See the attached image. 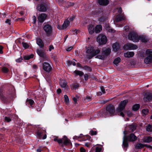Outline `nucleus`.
I'll return each instance as SVG.
<instances>
[{
	"mask_svg": "<svg viewBox=\"0 0 152 152\" xmlns=\"http://www.w3.org/2000/svg\"><path fill=\"white\" fill-rule=\"evenodd\" d=\"M102 30V26L100 25H98L94 28V32L96 33H99Z\"/></svg>",
	"mask_w": 152,
	"mask_h": 152,
	"instance_id": "obj_30",
	"label": "nucleus"
},
{
	"mask_svg": "<svg viewBox=\"0 0 152 152\" xmlns=\"http://www.w3.org/2000/svg\"><path fill=\"white\" fill-rule=\"evenodd\" d=\"M124 136L127 139L129 142H134L137 140V137L133 133H131L128 135H126L125 132H124Z\"/></svg>",
	"mask_w": 152,
	"mask_h": 152,
	"instance_id": "obj_7",
	"label": "nucleus"
},
{
	"mask_svg": "<svg viewBox=\"0 0 152 152\" xmlns=\"http://www.w3.org/2000/svg\"><path fill=\"white\" fill-rule=\"evenodd\" d=\"M48 8V4L45 3H43L38 5L37 9L41 12H45Z\"/></svg>",
	"mask_w": 152,
	"mask_h": 152,
	"instance_id": "obj_8",
	"label": "nucleus"
},
{
	"mask_svg": "<svg viewBox=\"0 0 152 152\" xmlns=\"http://www.w3.org/2000/svg\"><path fill=\"white\" fill-rule=\"evenodd\" d=\"M145 145L140 143H138L135 145V147L136 149H140L143 148Z\"/></svg>",
	"mask_w": 152,
	"mask_h": 152,
	"instance_id": "obj_35",
	"label": "nucleus"
},
{
	"mask_svg": "<svg viewBox=\"0 0 152 152\" xmlns=\"http://www.w3.org/2000/svg\"><path fill=\"white\" fill-rule=\"evenodd\" d=\"M128 102V101L127 100H124L121 102L119 106L116 109V111L118 112H120L123 111L126 106V104Z\"/></svg>",
	"mask_w": 152,
	"mask_h": 152,
	"instance_id": "obj_9",
	"label": "nucleus"
},
{
	"mask_svg": "<svg viewBox=\"0 0 152 152\" xmlns=\"http://www.w3.org/2000/svg\"><path fill=\"white\" fill-rule=\"evenodd\" d=\"M84 75V79L85 81H87L88 79L89 75L87 74H86Z\"/></svg>",
	"mask_w": 152,
	"mask_h": 152,
	"instance_id": "obj_53",
	"label": "nucleus"
},
{
	"mask_svg": "<svg viewBox=\"0 0 152 152\" xmlns=\"http://www.w3.org/2000/svg\"><path fill=\"white\" fill-rule=\"evenodd\" d=\"M32 19L33 20V23H35L36 22V16L34 15L32 17Z\"/></svg>",
	"mask_w": 152,
	"mask_h": 152,
	"instance_id": "obj_57",
	"label": "nucleus"
},
{
	"mask_svg": "<svg viewBox=\"0 0 152 152\" xmlns=\"http://www.w3.org/2000/svg\"><path fill=\"white\" fill-rule=\"evenodd\" d=\"M23 60V58L21 57L20 58H18L16 59V61L17 62L19 63L20 62Z\"/></svg>",
	"mask_w": 152,
	"mask_h": 152,
	"instance_id": "obj_54",
	"label": "nucleus"
},
{
	"mask_svg": "<svg viewBox=\"0 0 152 152\" xmlns=\"http://www.w3.org/2000/svg\"><path fill=\"white\" fill-rule=\"evenodd\" d=\"M43 28L47 36L51 35L52 33V27L50 25L47 24L44 26Z\"/></svg>",
	"mask_w": 152,
	"mask_h": 152,
	"instance_id": "obj_6",
	"label": "nucleus"
},
{
	"mask_svg": "<svg viewBox=\"0 0 152 152\" xmlns=\"http://www.w3.org/2000/svg\"><path fill=\"white\" fill-rule=\"evenodd\" d=\"M85 99L87 100L88 101L91 100V97L88 96H87L86 97Z\"/></svg>",
	"mask_w": 152,
	"mask_h": 152,
	"instance_id": "obj_58",
	"label": "nucleus"
},
{
	"mask_svg": "<svg viewBox=\"0 0 152 152\" xmlns=\"http://www.w3.org/2000/svg\"><path fill=\"white\" fill-rule=\"evenodd\" d=\"M142 112L143 114H144L145 115H146L149 113V110L147 109H143L142 110Z\"/></svg>",
	"mask_w": 152,
	"mask_h": 152,
	"instance_id": "obj_43",
	"label": "nucleus"
},
{
	"mask_svg": "<svg viewBox=\"0 0 152 152\" xmlns=\"http://www.w3.org/2000/svg\"><path fill=\"white\" fill-rule=\"evenodd\" d=\"M89 55H88V58L89 59H91L94 56V55L93 54H89Z\"/></svg>",
	"mask_w": 152,
	"mask_h": 152,
	"instance_id": "obj_56",
	"label": "nucleus"
},
{
	"mask_svg": "<svg viewBox=\"0 0 152 152\" xmlns=\"http://www.w3.org/2000/svg\"><path fill=\"white\" fill-rule=\"evenodd\" d=\"M37 53L38 55L43 59H46L47 58V56L46 53L43 50L39 49H37Z\"/></svg>",
	"mask_w": 152,
	"mask_h": 152,
	"instance_id": "obj_14",
	"label": "nucleus"
},
{
	"mask_svg": "<svg viewBox=\"0 0 152 152\" xmlns=\"http://www.w3.org/2000/svg\"><path fill=\"white\" fill-rule=\"evenodd\" d=\"M134 53L133 52L128 51L124 53V56L126 58L132 57L134 55Z\"/></svg>",
	"mask_w": 152,
	"mask_h": 152,
	"instance_id": "obj_27",
	"label": "nucleus"
},
{
	"mask_svg": "<svg viewBox=\"0 0 152 152\" xmlns=\"http://www.w3.org/2000/svg\"><path fill=\"white\" fill-rule=\"evenodd\" d=\"M26 105L29 107L33 108L35 103L33 100L31 99H27L26 102Z\"/></svg>",
	"mask_w": 152,
	"mask_h": 152,
	"instance_id": "obj_19",
	"label": "nucleus"
},
{
	"mask_svg": "<svg viewBox=\"0 0 152 152\" xmlns=\"http://www.w3.org/2000/svg\"><path fill=\"white\" fill-rule=\"evenodd\" d=\"M46 131L45 130L42 129H38L37 131L36 132V134L39 139H41L42 135L44 133H46Z\"/></svg>",
	"mask_w": 152,
	"mask_h": 152,
	"instance_id": "obj_16",
	"label": "nucleus"
},
{
	"mask_svg": "<svg viewBox=\"0 0 152 152\" xmlns=\"http://www.w3.org/2000/svg\"><path fill=\"white\" fill-rule=\"evenodd\" d=\"M22 44L23 47L25 49H27L29 47L28 45L26 42H23L22 43Z\"/></svg>",
	"mask_w": 152,
	"mask_h": 152,
	"instance_id": "obj_44",
	"label": "nucleus"
},
{
	"mask_svg": "<svg viewBox=\"0 0 152 152\" xmlns=\"http://www.w3.org/2000/svg\"><path fill=\"white\" fill-rule=\"evenodd\" d=\"M139 36L137 33L134 31L130 32L128 34V39L135 42H138L139 41Z\"/></svg>",
	"mask_w": 152,
	"mask_h": 152,
	"instance_id": "obj_4",
	"label": "nucleus"
},
{
	"mask_svg": "<svg viewBox=\"0 0 152 152\" xmlns=\"http://www.w3.org/2000/svg\"><path fill=\"white\" fill-rule=\"evenodd\" d=\"M43 69L46 72H50L52 70V68L50 64L47 62H45L42 64Z\"/></svg>",
	"mask_w": 152,
	"mask_h": 152,
	"instance_id": "obj_11",
	"label": "nucleus"
},
{
	"mask_svg": "<svg viewBox=\"0 0 152 152\" xmlns=\"http://www.w3.org/2000/svg\"><path fill=\"white\" fill-rule=\"evenodd\" d=\"M97 41L99 45L105 44L107 42V39L106 36L102 34H99L96 38Z\"/></svg>",
	"mask_w": 152,
	"mask_h": 152,
	"instance_id": "obj_5",
	"label": "nucleus"
},
{
	"mask_svg": "<svg viewBox=\"0 0 152 152\" xmlns=\"http://www.w3.org/2000/svg\"><path fill=\"white\" fill-rule=\"evenodd\" d=\"M115 112V107L114 105L109 104L106 106L105 109H103L98 112L97 115L102 117L104 115L112 116L114 115Z\"/></svg>",
	"mask_w": 152,
	"mask_h": 152,
	"instance_id": "obj_2",
	"label": "nucleus"
},
{
	"mask_svg": "<svg viewBox=\"0 0 152 152\" xmlns=\"http://www.w3.org/2000/svg\"><path fill=\"white\" fill-rule=\"evenodd\" d=\"M146 130L148 132H152V126L150 124L148 125L146 128Z\"/></svg>",
	"mask_w": 152,
	"mask_h": 152,
	"instance_id": "obj_42",
	"label": "nucleus"
},
{
	"mask_svg": "<svg viewBox=\"0 0 152 152\" xmlns=\"http://www.w3.org/2000/svg\"><path fill=\"white\" fill-rule=\"evenodd\" d=\"M75 16H72V17H70L69 18V21H72L74 19H75Z\"/></svg>",
	"mask_w": 152,
	"mask_h": 152,
	"instance_id": "obj_64",
	"label": "nucleus"
},
{
	"mask_svg": "<svg viewBox=\"0 0 152 152\" xmlns=\"http://www.w3.org/2000/svg\"><path fill=\"white\" fill-rule=\"evenodd\" d=\"M104 58V55H99L97 56L96 57V58H99L100 59H103Z\"/></svg>",
	"mask_w": 152,
	"mask_h": 152,
	"instance_id": "obj_46",
	"label": "nucleus"
},
{
	"mask_svg": "<svg viewBox=\"0 0 152 152\" xmlns=\"http://www.w3.org/2000/svg\"><path fill=\"white\" fill-rule=\"evenodd\" d=\"M88 28L89 33L91 34H93L94 32V26L92 25H89Z\"/></svg>",
	"mask_w": 152,
	"mask_h": 152,
	"instance_id": "obj_31",
	"label": "nucleus"
},
{
	"mask_svg": "<svg viewBox=\"0 0 152 152\" xmlns=\"http://www.w3.org/2000/svg\"><path fill=\"white\" fill-rule=\"evenodd\" d=\"M152 141V137L151 136H148L144 139V142H145L149 143Z\"/></svg>",
	"mask_w": 152,
	"mask_h": 152,
	"instance_id": "obj_39",
	"label": "nucleus"
},
{
	"mask_svg": "<svg viewBox=\"0 0 152 152\" xmlns=\"http://www.w3.org/2000/svg\"><path fill=\"white\" fill-rule=\"evenodd\" d=\"M92 14L93 15L97 17L101 16L104 14V13L103 12V9L100 8L92 12Z\"/></svg>",
	"mask_w": 152,
	"mask_h": 152,
	"instance_id": "obj_12",
	"label": "nucleus"
},
{
	"mask_svg": "<svg viewBox=\"0 0 152 152\" xmlns=\"http://www.w3.org/2000/svg\"><path fill=\"white\" fill-rule=\"evenodd\" d=\"M1 70L2 72L4 73H7L8 72H9V70L8 68L6 67H3L1 69Z\"/></svg>",
	"mask_w": 152,
	"mask_h": 152,
	"instance_id": "obj_41",
	"label": "nucleus"
},
{
	"mask_svg": "<svg viewBox=\"0 0 152 152\" xmlns=\"http://www.w3.org/2000/svg\"><path fill=\"white\" fill-rule=\"evenodd\" d=\"M54 49V47L52 45H50L49 46V51H51L52 50H53Z\"/></svg>",
	"mask_w": 152,
	"mask_h": 152,
	"instance_id": "obj_55",
	"label": "nucleus"
},
{
	"mask_svg": "<svg viewBox=\"0 0 152 152\" xmlns=\"http://www.w3.org/2000/svg\"><path fill=\"white\" fill-rule=\"evenodd\" d=\"M129 141L127 140L126 138L124 136L123 143H122V147L124 149H125V151L127 150V148L129 146V143L128 142Z\"/></svg>",
	"mask_w": 152,
	"mask_h": 152,
	"instance_id": "obj_17",
	"label": "nucleus"
},
{
	"mask_svg": "<svg viewBox=\"0 0 152 152\" xmlns=\"http://www.w3.org/2000/svg\"><path fill=\"white\" fill-rule=\"evenodd\" d=\"M101 90L102 91V92L103 94H104V93H105V89H104V87L103 86H102L101 87Z\"/></svg>",
	"mask_w": 152,
	"mask_h": 152,
	"instance_id": "obj_60",
	"label": "nucleus"
},
{
	"mask_svg": "<svg viewBox=\"0 0 152 152\" xmlns=\"http://www.w3.org/2000/svg\"><path fill=\"white\" fill-rule=\"evenodd\" d=\"M144 101L149 102L152 100V94L148 92L146 94L144 98Z\"/></svg>",
	"mask_w": 152,
	"mask_h": 152,
	"instance_id": "obj_20",
	"label": "nucleus"
},
{
	"mask_svg": "<svg viewBox=\"0 0 152 152\" xmlns=\"http://www.w3.org/2000/svg\"><path fill=\"white\" fill-rule=\"evenodd\" d=\"M16 115L14 114H10L8 116H5L3 119V121L5 123H9L12 120H14Z\"/></svg>",
	"mask_w": 152,
	"mask_h": 152,
	"instance_id": "obj_10",
	"label": "nucleus"
},
{
	"mask_svg": "<svg viewBox=\"0 0 152 152\" xmlns=\"http://www.w3.org/2000/svg\"><path fill=\"white\" fill-rule=\"evenodd\" d=\"M111 52V50L110 48L106 49L102 51V54L104 57L108 56L110 54Z\"/></svg>",
	"mask_w": 152,
	"mask_h": 152,
	"instance_id": "obj_26",
	"label": "nucleus"
},
{
	"mask_svg": "<svg viewBox=\"0 0 152 152\" xmlns=\"http://www.w3.org/2000/svg\"><path fill=\"white\" fill-rule=\"evenodd\" d=\"M64 101L66 103H68L69 102V99L68 96L65 95L64 96Z\"/></svg>",
	"mask_w": 152,
	"mask_h": 152,
	"instance_id": "obj_47",
	"label": "nucleus"
},
{
	"mask_svg": "<svg viewBox=\"0 0 152 152\" xmlns=\"http://www.w3.org/2000/svg\"><path fill=\"white\" fill-rule=\"evenodd\" d=\"M121 61V58L120 57H117L114 60L113 62V64L115 65L116 66H118L119 63Z\"/></svg>",
	"mask_w": 152,
	"mask_h": 152,
	"instance_id": "obj_38",
	"label": "nucleus"
},
{
	"mask_svg": "<svg viewBox=\"0 0 152 152\" xmlns=\"http://www.w3.org/2000/svg\"><path fill=\"white\" fill-rule=\"evenodd\" d=\"M108 17L106 14L101 15L99 19V21L102 23H103L106 21Z\"/></svg>",
	"mask_w": 152,
	"mask_h": 152,
	"instance_id": "obj_24",
	"label": "nucleus"
},
{
	"mask_svg": "<svg viewBox=\"0 0 152 152\" xmlns=\"http://www.w3.org/2000/svg\"><path fill=\"white\" fill-rule=\"evenodd\" d=\"M83 69L89 72H91L92 71L91 68L87 65L84 66H83Z\"/></svg>",
	"mask_w": 152,
	"mask_h": 152,
	"instance_id": "obj_40",
	"label": "nucleus"
},
{
	"mask_svg": "<svg viewBox=\"0 0 152 152\" xmlns=\"http://www.w3.org/2000/svg\"><path fill=\"white\" fill-rule=\"evenodd\" d=\"M73 73L75 74V76L79 75L80 77H81L84 75V73L83 72L78 70H75L74 71Z\"/></svg>",
	"mask_w": 152,
	"mask_h": 152,
	"instance_id": "obj_33",
	"label": "nucleus"
},
{
	"mask_svg": "<svg viewBox=\"0 0 152 152\" xmlns=\"http://www.w3.org/2000/svg\"><path fill=\"white\" fill-rule=\"evenodd\" d=\"M53 140L55 142H57L59 144H61V147H64V145L63 144V138L62 139L58 138V137H56Z\"/></svg>",
	"mask_w": 152,
	"mask_h": 152,
	"instance_id": "obj_28",
	"label": "nucleus"
},
{
	"mask_svg": "<svg viewBox=\"0 0 152 152\" xmlns=\"http://www.w3.org/2000/svg\"><path fill=\"white\" fill-rule=\"evenodd\" d=\"M90 134L91 135H96L97 134V132L96 131H93L91 130L90 132Z\"/></svg>",
	"mask_w": 152,
	"mask_h": 152,
	"instance_id": "obj_48",
	"label": "nucleus"
},
{
	"mask_svg": "<svg viewBox=\"0 0 152 152\" xmlns=\"http://www.w3.org/2000/svg\"><path fill=\"white\" fill-rule=\"evenodd\" d=\"M2 90L0 89V99L4 104H7L13 101L15 95L14 88L10 86L7 88V90L5 91L3 94Z\"/></svg>",
	"mask_w": 152,
	"mask_h": 152,
	"instance_id": "obj_1",
	"label": "nucleus"
},
{
	"mask_svg": "<svg viewBox=\"0 0 152 152\" xmlns=\"http://www.w3.org/2000/svg\"><path fill=\"white\" fill-rule=\"evenodd\" d=\"M72 48L73 47L72 46L69 47L66 49V50L67 51H69L72 49Z\"/></svg>",
	"mask_w": 152,
	"mask_h": 152,
	"instance_id": "obj_62",
	"label": "nucleus"
},
{
	"mask_svg": "<svg viewBox=\"0 0 152 152\" xmlns=\"http://www.w3.org/2000/svg\"><path fill=\"white\" fill-rule=\"evenodd\" d=\"M37 44L41 48H42L44 46V44L42 39L40 38H39L37 40Z\"/></svg>",
	"mask_w": 152,
	"mask_h": 152,
	"instance_id": "obj_29",
	"label": "nucleus"
},
{
	"mask_svg": "<svg viewBox=\"0 0 152 152\" xmlns=\"http://www.w3.org/2000/svg\"><path fill=\"white\" fill-rule=\"evenodd\" d=\"M117 9L118 10V13L120 14H121L122 12V8L121 7H119L117 8Z\"/></svg>",
	"mask_w": 152,
	"mask_h": 152,
	"instance_id": "obj_59",
	"label": "nucleus"
},
{
	"mask_svg": "<svg viewBox=\"0 0 152 152\" xmlns=\"http://www.w3.org/2000/svg\"><path fill=\"white\" fill-rule=\"evenodd\" d=\"M125 17L124 14H119L116 17V20L117 22H119L125 20Z\"/></svg>",
	"mask_w": 152,
	"mask_h": 152,
	"instance_id": "obj_23",
	"label": "nucleus"
},
{
	"mask_svg": "<svg viewBox=\"0 0 152 152\" xmlns=\"http://www.w3.org/2000/svg\"><path fill=\"white\" fill-rule=\"evenodd\" d=\"M94 51V48L92 47H88L86 50V53L88 54H93Z\"/></svg>",
	"mask_w": 152,
	"mask_h": 152,
	"instance_id": "obj_36",
	"label": "nucleus"
},
{
	"mask_svg": "<svg viewBox=\"0 0 152 152\" xmlns=\"http://www.w3.org/2000/svg\"><path fill=\"white\" fill-rule=\"evenodd\" d=\"M63 144L64 145L68 146V145H72V143L70 140L67 137L64 135L63 137Z\"/></svg>",
	"mask_w": 152,
	"mask_h": 152,
	"instance_id": "obj_13",
	"label": "nucleus"
},
{
	"mask_svg": "<svg viewBox=\"0 0 152 152\" xmlns=\"http://www.w3.org/2000/svg\"><path fill=\"white\" fill-rule=\"evenodd\" d=\"M100 52V50L99 49H97L96 50H95L94 49V51L93 52V54L95 56L97 54H99Z\"/></svg>",
	"mask_w": 152,
	"mask_h": 152,
	"instance_id": "obj_45",
	"label": "nucleus"
},
{
	"mask_svg": "<svg viewBox=\"0 0 152 152\" xmlns=\"http://www.w3.org/2000/svg\"><path fill=\"white\" fill-rule=\"evenodd\" d=\"M79 87V85L78 83L75 84L72 86V88L75 89Z\"/></svg>",
	"mask_w": 152,
	"mask_h": 152,
	"instance_id": "obj_49",
	"label": "nucleus"
},
{
	"mask_svg": "<svg viewBox=\"0 0 152 152\" xmlns=\"http://www.w3.org/2000/svg\"><path fill=\"white\" fill-rule=\"evenodd\" d=\"M147 57L144 59V62L147 64L152 63V50H147L146 51Z\"/></svg>",
	"mask_w": 152,
	"mask_h": 152,
	"instance_id": "obj_3",
	"label": "nucleus"
},
{
	"mask_svg": "<svg viewBox=\"0 0 152 152\" xmlns=\"http://www.w3.org/2000/svg\"><path fill=\"white\" fill-rule=\"evenodd\" d=\"M97 2L99 5L105 6L109 3V0H98Z\"/></svg>",
	"mask_w": 152,
	"mask_h": 152,
	"instance_id": "obj_22",
	"label": "nucleus"
},
{
	"mask_svg": "<svg viewBox=\"0 0 152 152\" xmlns=\"http://www.w3.org/2000/svg\"><path fill=\"white\" fill-rule=\"evenodd\" d=\"M113 48L115 52H116L119 50L120 47L118 43H115L113 44Z\"/></svg>",
	"mask_w": 152,
	"mask_h": 152,
	"instance_id": "obj_32",
	"label": "nucleus"
},
{
	"mask_svg": "<svg viewBox=\"0 0 152 152\" xmlns=\"http://www.w3.org/2000/svg\"><path fill=\"white\" fill-rule=\"evenodd\" d=\"M140 107V105L139 104H136L133 105L132 109L134 111H136L139 109Z\"/></svg>",
	"mask_w": 152,
	"mask_h": 152,
	"instance_id": "obj_37",
	"label": "nucleus"
},
{
	"mask_svg": "<svg viewBox=\"0 0 152 152\" xmlns=\"http://www.w3.org/2000/svg\"><path fill=\"white\" fill-rule=\"evenodd\" d=\"M139 41L140 40L142 42L147 43L149 40V39L148 37L145 35L139 36Z\"/></svg>",
	"mask_w": 152,
	"mask_h": 152,
	"instance_id": "obj_21",
	"label": "nucleus"
},
{
	"mask_svg": "<svg viewBox=\"0 0 152 152\" xmlns=\"http://www.w3.org/2000/svg\"><path fill=\"white\" fill-rule=\"evenodd\" d=\"M102 150V148L101 147H97L96 148V152H101Z\"/></svg>",
	"mask_w": 152,
	"mask_h": 152,
	"instance_id": "obj_51",
	"label": "nucleus"
},
{
	"mask_svg": "<svg viewBox=\"0 0 152 152\" xmlns=\"http://www.w3.org/2000/svg\"><path fill=\"white\" fill-rule=\"evenodd\" d=\"M124 49L127 50H135L137 48V46L132 44H128L124 45Z\"/></svg>",
	"mask_w": 152,
	"mask_h": 152,
	"instance_id": "obj_15",
	"label": "nucleus"
},
{
	"mask_svg": "<svg viewBox=\"0 0 152 152\" xmlns=\"http://www.w3.org/2000/svg\"><path fill=\"white\" fill-rule=\"evenodd\" d=\"M84 140H89L91 138V137L89 135H86V136H83Z\"/></svg>",
	"mask_w": 152,
	"mask_h": 152,
	"instance_id": "obj_50",
	"label": "nucleus"
},
{
	"mask_svg": "<svg viewBox=\"0 0 152 152\" xmlns=\"http://www.w3.org/2000/svg\"><path fill=\"white\" fill-rule=\"evenodd\" d=\"M5 23L8 24L9 25H10L11 24V21L10 19L8 18L6 20Z\"/></svg>",
	"mask_w": 152,
	"mask_h": 152,
	"instance_id": "obj_52",
	"label": "nucleus"
},
{
	"mask_svg": "<svg viewBox=\"0 0 152 152\" xmlns=\"http://www.w3.org/2000/svg\"><path fill=\"white\" fill-rule=\"evenodd\" d=\"M137 128V126L133 124L129 125L128 127V130L129 132H132L135 131Z\"/></svg>",
	"mask_w": 152,
	"mask_h": 152,
	"instance_id": "obj_25",
	"label": "nucleus"
},
{
	"mask_svg": "<svg viewBox=\"0 0 152 152\" xmlns=\"http://www.w3.org/2000/svg\"><path fill=\"white\" fill-rule=\"evenodd\" d=\"M60 84L61 87L66 88L67 86V83L66 81L64 80H60Z\"/></svg>",
	"mask_w": 152,
	"mask_h": 152,
	"instance_id": "obj_34",
	"label": "nucleus"
},
{
	"mask_svg": "<svg viewBox=\"0 0 152 152\" xmlns=\"http://www.w3.org/2000/svg\"><path fill=\"white\" fill-rule=\"evenodd\" d=\"M77 66L78 67H80V68H83V66H82V65H81V64H80V63H77Z\"/></svg>",
	"mask_w": 152,
	"mask_h": 152,
	"instance_id": "obj_63",
	"label": "nucleus"
},
{
	"mask_svg": "<svg viewBox=\"0 0 152 152\" xmlns=\"http://www.w3.org/2000/svg\"><path fill=\"white\" fill-rule=\"evenodd\" d=\"M47 15L45 13L41 14L39 15L38 20L40 23H42L46 20Z\"/></svg>",
	"mask_w": 152,
	"mask_h": 152,
	"instance_id": "obj_18",
	"label": "nucleus"
},
{
	"mask_svg": "<svg viewBox=\"0 0 152 152\" xmlns=\"http://www.w3.org/2000/svg\"><path fill=\"white\" fill-rule=\"evenodd\" d=\"M3 47L2 46H0V54H2L3 53Z\"/></svg>",
	"mask_w": 152,
	"mask_h": 152,
	"instance_id": "obj_61",
	"label": "nucleus"
}]
</instances>
